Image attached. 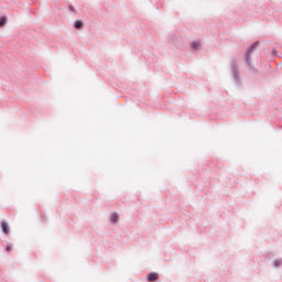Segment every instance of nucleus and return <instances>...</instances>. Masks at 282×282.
Here are the masks:
<instances>
[{
    "label": "nucleus",
    "instance_id": "7ed1b4c3",
    "mask_svg": "<svg viewBox=\"0 0 282 282\" xmlns=\"http://www.w3.org/2000/svg\"><path fill=\"white\" fill-rule=\"evenodd\" d=\"M1 230L3 235H10V225H8V221L3 220L1 223Z\"/></svg>",
    "mask_w": 282,
    "mask_h": 282
},
{
    "label": "nucleus",
    "instance_id": "9b49d317",
    "mask_svg": "<svg viewBox=\"0 0 282 282\" xmlns=\"http://www.w3.org/2000/svg\"><path fill=\"white\" fill-rule=\"evenodd\" d=\"M7 252H12V246H7Z\"/></svg>",
    "mask_w": 282,
    "mask_h": 282
},
{
    "label": "nucleus",
    "instance_id": "20e7f679",
    "mask_svg": "<svg viewBox=\"0 0 282 282\" xmlns=\"http://www.w3.org/2000/svg\"><path fill=\"white\" fill-rule=\"evenodd\" d=\"M158 279H160V275L155 272H151L148 274V281L150 282L158 281Z\"/></svg>",
    "mask_w": 282,
    "mask_h": 282
},
{
    "label": "nucleus",
    "instance_id": "423d86ee",
    "mask_svg": "<svg viewBox=\"0 0 282 282\" xmlns=\"http://www.w3.org/2000/svg\"><path fill=\"white\" fill-rule=\"evenodd\" d=\"M83 28H85V23H83V21L76 20V21L74 22V29H75V30H83Z\"/></svg>",
    "mask_w": 282,
    "mask_h": 282
},
{
    "label": "nucleus",
    "instance_id": "f257e3e1",
    "mask_svg": "<svg viewBox=\"0 0 282 282\" xmlns=\"http://www.w3.org/2000/svg\"><path fill=\"white\" fill-rule=\"evenodd\" d=\"M257 47H259V42H253L245 53V61L246 65L249 66L250 69H254V66L252 65V52H256Z\"/></svg>",
    "mask_w": 282,
    "mask_h": 282
},
{
    "label": "nucleus",
    "instance_id": "f03ea898",
    "mask_svg": "<svg viewBox=\"0 0 282 282\" xmlns=\"http://www.w3.org/2000/svg\"><path fill=\"white\" fill-rule=\"evenodd\" d=\"M230 69L236 85H241V75H239V64L235 58L231 59Z\"/></svg>",
    "mask_w": 282,
    "mask_h": 282
},
{
    "label": "nucleus",
    "instance_id": "1a4fd4ad",
    "mask_svg": "<svg viewBox=\"0 0 282 282\" xmlns=\"http://www.w3.org/2000/svg\"><path fill=\"white\" fill-rule=\"evenodd\" d=\"M274 268H281L282 265V259H275L273 260Z\"/></svg>",
    "mask_w": 282,
    "mask_h": 282
},
{
    "label": "nucleus",
    "instance_id": "6e6552de",
    "mask_svg": "<svg viewBox=\"0 0 282 282\" xmlns=\"http://www.w3.org/2000/svg\"><path fill=\"white\" fill-rule=\"evenodd\" d=\"M8 23V18L7 17H2L0 18V28H4V25Z\"/></svg>",
    "mask_w": 282,
    "mask_h": 282
},
{
    "label": "nucleus",
    "instance_id": "9d476101",
    "mask_svg": "<svg viewBox=\"0 0 282 282\" xmlns=\"http://www.w3.org/2000/svg\"><path fill=\"white\" fill-rule=\"evenodd\" d=\"M69 11L70 12H76V9L74 8V6H69Z\"/></svg>",
    "mask_w": 282,
    "mask_h": 282
},
{
    "label": "nucleus",
    "instance_id": "f8f14e48",
    "mask_svg": "<svg viewBox=\"0 0 282 282\" xmlns=\"http://www.w3.org/2000/svg\"><path fill=\"white\" fill-rule=\"evenodd\" d=\"M276 55H278L276 50H273V51H272V56H276Z\"/></svg>",
    "mask_w": 282,
    "mask_h": 282
},
{
    "label": "nucleus",
    "instance_id": "0eeeda50",
    "mask_svg": "<svg viewBox=\"0 0 282 282\" xmlns=\"http://www.w3.org/2000/svg\"><path fill=\"white\" fill-rule=\"evenodd\" d=\"M192 48L196 50V51H199L202 48V43H199V41H194L192 43Z\"/></svg>",
    "mask_w": 282,
    "mask_h": 282
},
{
    "label": "nucleus",
    "instance_id": "39448f33",
    "mask_svg": "<svg viewBox=\"0 0 282 282\" xmlns=\"http://www.w3.org/2000/svg\"><path fill=\"white\" fill-rule=\"evenodd\" d=\"M120 219V215H118V213H111L110 214V221L112 224H118V220Z\"/></svg>",
    "mask_w": 282,
    "mask_h": 282
}]
</instances>
